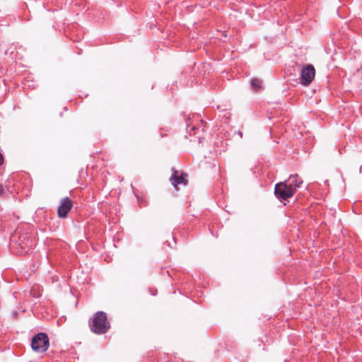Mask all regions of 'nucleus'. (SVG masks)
Masks as SVG:
<instances>
[{
  "mask_svg": "<svg viewBox=\"0 0 362 362\" xmlns=\"http://www.w3.org/2000/svg\"><path fill=\"white\" fill-rule=\"evenodd\" d=\"M11 244L14 252L23 256L35 245V238L28 230L18 228L11 236Z\"/></svg>",
  "mask_w": 362,
  "mask_h": 362,
  "instance_id": "f257e3e1",
  "label": "nucleus"
},
{
  "mask_svg": "<svg viewBox=\"0 0 362 362\" xmlns=\"http://www.w3.org/2000/svg\"><path fill=\"white\" fill-rule=\"evenodd\" d=\"M90 330L97 334H105L110 328L107 315L103 311H98L94 314L92 323H90Z\"/></svg>",
  "mask_w": 362,
  "mask_h": 362,
  "instance_id": "f03ea898",
  "label": "nucleus"
},
{
  "mask_svg": "<svg viewBox=\"0 0 362 362\" xmlns=\"http://www.w3.org/2000/svg\"><path fill=\"white\" fill-rule=\"evenodd\" d=\"M49 346V340L47 334L40 332L35 334L31 341L33 350L37 353H43L47 350Z\"/></svg>",
  "mask_w": 362,
  "mask_h": 362,
  "instance_id": "7ed1b4c3",
  "label": "nucleus"
},
{
  "mask_svg": "<svg viewBox=\"0 0 362 362\" xmlns=\"http://www.w3.org/2000/svg\"><path fill=\"white\" fill-rule=\"evenodd\" d=\"M294 190L286 182H279L275 185L274 195L280 201H286L294 195Z\"/></svg>",
  "mask_w": 362,
  "mask_h": 362,
  "instance_id": "20e7f679",
  "label": "nucleus"
},
{
  "mask_svg": "<svg viewBox=\"0 0 362 362\" xmlns=\"http://www.w3.org/2000/svg\"><path fill=\"white\" fill-rule=\"evenodd\" d=\"M315 76V69L313 65L307 64L300 71V83L303 86L310 85Z\"/></svg>",
  "mask_w": 362,
  "mask_h": 362,
  "instance_id": "39448f33",
  "label": "nucleus"
},
{
  "mask_svg": "<svg viewBox=\"0 0 362 362\" xmlns=\"http://www.w3.org/2000/svg\"><path fill=\"white\" fill-rule=\"evenodd\" d=\"M73 207L72 200L68 197H64L60 201V204L57 209V214L59 218H66L69 212Z\"/></svg>",
  "mask_w": 362,
  "mask_h": 362,
  "instance_id": "423d86ee",
  "label": "nucleus"
},
{
  "mask_svg": "<svg viewBox=\"0 0 362 362\" xmlns=\"http://www.w3.org/2000/svg\"><path fill=\"white\" fill-rule=\"evenodd\" d=\"M187 174L182 173L181 175H178V172L177 170H174L173 173L172 174L170 180L171 182V184L175 187H177V185L178 184H184L186 185L187 184V180H186Z\"/></svg>",
  "mask_w": 362,
  "mask_h": 362,
  "instance_id": "0eeeda50",
  "label": "nucleus"
},
{
  "mask_svg": "<svg viewBox=\"0 0 362 362\" xmlns=\"http://www.w3.org/2000/svg\"><path fill=\"white\" fill-rule=\"evenodd\" d=\"M302 184V179L297 174H296L290 176L289 183L287 185L288 186L293 188L294 190V193H296V189L300 187Z\"/></svg>",
  "mask_w": 362,
  "mask_h": 362,
  "instance_id": "6e6552de",
  "label": "nucleus"
},
{
  "mask_svg": "<svg viewBox=\"0 0 362 362\" xmlns=\"http://www.w3.org/2000/svg\"><path fill=\"white\" fill-rule=\"evenodd\" d=\"M251 86L255 90H258L262 87V81L258 78H252L251 80Z\"/></svg>",
  "mask_w": 362,
  "mask_h": 362,
  "instance_id": "1a4fd4ad",
  "label": "nucleus"
},
{
  "mask_svg": "<svg viewBox=\"0 0 362 362\" xmlns=\"http://www.w3.org/2000/svg\"><path fill=\"white\" fill-rule=\"evenodd\" d=\"M190 119H190V117H189L187 118V119H185V122H186V126H187V130L188 132H190V131H194V130H196V129H197V127H196L195 125H193V124H192L190 123Z\"/></svg>",
  "mask_w": 362,
  "mask_h": 362,
  "instance_id": "9d476101",
  "label": "nucleus"
},
{
  "mask_svg": "<svg viewBox=\"0 0 362 362\" xmlns=\"http://www.w3.org/2000/svg\"><path fill=\"white\" fill-rule=\"evenodd\" d=\"M6 194L5 189L2 184H0V197H3Z\"/></svg>",
  "mask_w": 362,
  "mask_h": 362,
  "instance_id": "9b49d317",
  "label": "nucleus"
},
{
  "mask_svg": "<svg viewBox=\"0 0 362 362\" xmlns=\"http://www.w3.org/2000/svg\"><path fill=\"white\" fill-rule=\"evenodd\" d=\"M238 134H239L241 137L243 136V133H242L240 131H239V132H238Z\"/></svg>",
  "mask_w": 362,
  "mask_h": 362,
  "instance_id": "f8f14e48",
  "label": "nucleus"
}]
</instances>
